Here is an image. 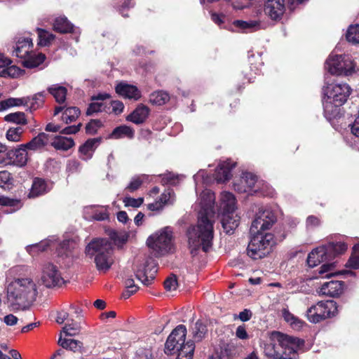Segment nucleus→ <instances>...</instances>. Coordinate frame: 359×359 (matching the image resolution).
Segmentation results:
<instances>
[{"label": "nucleus", "mask_w": 359, "mask_h": 359, "mask_svg": "<svg viewBox=\"0 0 359 359\" xmlns=\"http://www.w3.org/2000/svg\"><path fill=\"white\" fill-rule=\"evenodd\" d=\"M109 236L114 243L118 247L122 246L128 240V235L125 233L110 231Z\"/></svg>", "instance_id": "obj_45"}, {"label": "nucleus", "mask_w": 359, "mask_h": 359, "mask_svg": "<svg viewBox=\"0 0 359 359\" xmlns=\"http://www.w3.org/2000/svg\"><path fill=\"white\" fill-rule=\"evenodd\" d=\"M29 101V97H22V98L10 97L8 99L5 100V104H6V107L8 109V108H10L12 107L28 105Z\"/></svg>", "instance_id": "obj_49"}, {"label": "nucleus", "mask_w": 359, "mask_h": 359, "mask_svg": "<svg viewBox=\"0 0 359 359\" xmlns=\"http://www.w3.org/2000/svg\"><path fill=\"white\" fill-rule=\"evenodd\" d=\"M147 179V176L145 175L133 177L125 190L130 193L137 191Z\"/></svg>", "instance_id": "obj_40"}, {"label": "nucleus", "mask_w": 359, "mask_h": 359, "mask_svg": "<svg viewBox=\"0 0 359 359\" xmlns=\"http://www.w3.org/2000/svg\"><path fill=\"white\" fill-rule=\"evenodd\" d=\"M58 344L63 348L76 352L81 349L82 343L75 339H62L60 337L58 340Z\"/></svg>", "instance_id": "obj_37"}, {"label": "nucleus", "mask_w": 359, "mask_h": 359, "mask_svg": "<svg viewBox=\"0 0 359 359\" xmlns=\"http://www.w3.org/2000/svg\"><path fill=\"white\" fill-rule=\"evenodd\" d=\"M170 100L169 94L163 90H157L150 94L149 102L156 105H163Z\"/></svg>", "instance_id": "obj_34"}, {"label": "nucleus", "mask_w": 359, "mask_h": 359, "mask_svg": "<svg viewBox=\"0 0 359 359\" xmlns=\"http://www.w3.org/2000/svg\"><path fill=\"white\" fill-rule=\"evenodd\" d=\"M331 259L332 255L327 253L326 248L323 245L316 248L309 254L307 264L310 267L313 268L321 262Z\"/></svg>", "instance_id": "obj_17"}, {"label": "nucleus", "mask_w": 359, "mask_h": 359, "mask_svg": "<svg viewBox=\"0 0 359 359\" xmlns=\"http://www.w3.org/2000/svg\"><path fill=\"white\" fill-rule=\"evenodd\" d=\"M3 321L8 326H13L17 324L18 318L13 314H8L4 316Z\"/></svg>", "instance_id": "obj_61"}, {"label": "nucleus", "mask_w": 359, "mask_h": 359, "mask_svg": "<svg viewBox=\"0 0 359 359\" xmlns=\"http://www.w3.org/2000/svg\"><path fill=\"white\" fill-rule=\"evenodd\" d=\"M48 191V186L46 181L41 178H35L33 180L28 196L29 198H35L47 193Z\"/></svg>", "instance_id": "obj_27"}, {"label": "nucleus", "mask_w": 359, "mask_h": 359, "mask_svg": "<svg viewBox=\"0 0 359 359\" xmlns=\"http://www.w3.org/2000/svg\"><path fill=\"white\" fill-rule=\"evenodd\" d=\"M102 102H92L91 104H90V105L88 106V107L87 109L86 115L91 116L94 113L101 111L102 110Z\"/></svg>", "instance_id": "obj_56"}, {"label": "nucleus", "mask_w": 359, "mask_h": 359, "mask_svg": "<svg viewBox=\"0 0 359 359\" xmlns=\"http://www.w3.org/2000/svg\"><path fill=\"white\" fill-rule=\"evenodd\" d=\"M70 320L72 323H67L62 328V332L67 336H76L79 333L81 326L76 322H74L72 319Z\"/></svg>", "instance_id": "obj_46"}, {"label": "nucleus", "mask_w": 359, "mask_h": 359, "mask_svg": "<svg viewBox=\"0 0 359 359\" xmlns=\"http://www.w3.org/2000/svg\"><path fill=\"white\" fill-rule=\"evenodd\" d=\"M22 133V128L20 127L10 128L6 132V138L8 140L11 142H19L20 140Z\"/></svg>", "instance_id": "obj_50"}, {"label": "nucleus", "mask_w": 359, "mask_h": 359, "mask_svg": "<svg viewBox=\"0 0 359 359\" xmlns=\"http://www.w3.org/2000/svg\"><path fill=\"white\" fill-rule=\"evenodd\" d=\"M5 120L8 122H13L17 124H27L25 114L23 112L11 113L5 116Z\"/></svg>", "instance_id": "obj_44"}, {"label": "nucleus", "mask_w": 359, "mask_h": 359, "mask_svg": "<svg viewBox=\"0 0 359 359\" xmlns=\"http://www.w3.org/2000/svg\"><path fill=\"white\" fill-rule=\"evenodd\" d=\"M111 243L105 238L95 239L86 248V254L90 258L94 257L96 268L105 273L114 263Z\"/></svg>", "instance_id": "obj_6"}, {"label": "nucleus", "mask_w": 359, "mask_h": 359, "mask_svg": "<svg viewBox=\"0 0 359 359\" xmlns=\"http://www.w3.org/2000/svg\"><path fill=\"white\" fill-rule=\"evenodd\" d=\"M282 315L284 320L290 323L292 328L298 330L302 327L303 322L291 313L288 309H283L282 310Z\"/></svg>", "instance_id": "obj_38"}, {"label": "nucleus", "mask_w": 359, "mask_h": 359, "mask_svg": "<svg viewBox=\"0 0 359 359\" xmlns=\"http://www.w3.org/2000/svg\"><path fill=\"white\" fill-rule=\"evenodd\" d=\"M12 184V178L11 173L6 170L0 172V187L2 188H10V185Z\"/></svg>", "instance_id": "obj_51"}, {"label": "nucleus", "mask_w": 359, "mask_h": 359, "mask_svg": "<svg viewBox=\"0 0 359 359\" xmlns=\"http://www.w3.org/2000/svg\"><path fill=\"white\" fill-rule=\"evenodd\" d=\"M50 145L57 150L67 151L74 147V142L71 137L51 135Z\"/></svg>", "instance_id": "obj_26"}, {"label": "nucleus", "mask_w": 359, "mask_h": 359, "mask_svg": "<svg viewBox=\"0 0 359 359\" xmlns=\"http://www.w3.org/2000/svg\"><path fill=\"white\" fill-rule=\"evenodd\" d=\"M337 313V303L334 301H320L307 309L308 320L313 323H318L328 318L334 316Z\"/></svg>", "instance_id": "obj_9"}, {"label": "nucleus", "mask_w": 359, "mask_h": 359, "mask_svg": "<svg viewBox=\"0 0 359 359\" xmlns=\"http://www.w3.org/2000/svg\"><path fill=\"white\" fill-rule=\"evenodd\" d=\"M69 314L65 311H58L56 317V322L59 324H62L65 320L68 322L70 320L69 318Z\"/></svg>", "instance_id": "obj_63"}, {"label": "nucleus", "mask_w": 359, "mask_h": 359, "mask_svg": "<svg viewBox=\"0 0 359 359\" xmlns=\"http://www.w3.org/2000/svg\"><path fill=\"white\" fill-rule=\"evenodd\" d=\"M147 244L156 256L171 252L174 248L172 229L166 226L157 231L147 238Z\"/></svg>", "instance_id": "obj_7"}, {"label": "nucleus", "mask_w": 359, "mask_h": 359, "mask_svg": "<svg viewBox=\"0 0 359 359\" xmlns=\"http://www.w3.org/2000/svg\"><path fill=\"white\" fill-rule=\"evenodd\" d=\"M51 135L45 133H40L27 144H22V147H27L32 151H38L50 144Z\"/></svg>", "instance_id": "obj_20"}, {"label": "nucleus", "mask_w": 359, "mask_h": 359, "mask_svg": "<svg viewBox=\"0 0 359 359\" xmlns=\"http://www.w3.org/2000/svg\"><path fill=\"white\" fill-rule=\"evenodd\" d=\"M324 247L326 248L327 253L332 255V259L337 255L345 252L347 250V245L342 242L330 243Z\"/></svg>", "instance_id": "obj_35"}, {"label": "nucleus", "mask_w": 359, "mask_h": 359, "mask_svg": "<svg viewBox=\"0 0 359 359\" xmlns=\"http://www.w3.org/2000/svg\"><path fill=\"white\" fill-rule=\"evenodd\" d=\"M32 45V40L30 38L23 36L18 37L13 51V55L20 58L25 57L28 53H29Z\"/></svg>", "instance_id": "obj_21"}, {"label": "nucleus", "mask_w": 359, "mask_h": 359, "mask_svg": "<svg viewBox=\"0 0 359 359\" xmlns=\"http://www.w3.org/2000/svg\"><path fill=\"white\" fill-rule=\"evenodd\" d=\"M48 91L58 103H62L65 101L67 95V88L65 87L54 84L48 88Z\"/></svg>", "instance_id": "obj_31"}, {"label": "nucleus", "mask_w": 359, "mask_h": 359, "mask_svg": "<svg viewBox=\"0 0 359 359\" xmlns=\"http://www.w3.org/2000/svg\"><path fill=\"white\" fill-rule=\"evenodd\" d=\"M157 272L156 264L152 259H148L145 264H140L136 271V278L144 285H149L155 278Z\"/></svg>", "instance_id": "obj_12"}, {"label": "nucleus", "mask_w": 359, "mask_h": 359, "mask_svg": "<svg viewBox=\"0 0 359 359\" xmlns=\"http://www.w3.org/2000/svg\"><path fill=\"white\" fill-rule=\"evenodd\" d=\"M135 359H152V354L149 350L139 351L135 356Z\"/></svg>", "instance_id": "obj_64"}, {"label": "nucleus", "mask_w": 359, "mask_h": 359, "mask_svg": "<svg viewBox=\"0 0 359 359\" xmlns=\"http://www.w3.org/2000/svg\"><path fill=\"white\" fill-rule=\"evenodd\" d=\"M239 181L240 183H234V189L240 193H256L258 191L256 187L259 188L261 184V182L257 181V177L251 172L243 173Z\"/></svg>", "instance_id": "obj_13"}, {"label": "nucleus", "mask_w": 359, "mask_h": 359, "mask_svg": "<svg viewBox=\"0 0 359 359\" xmlns=\"http://www.w3.org/2000/svg\"><path fill=\"white\" fill-rule=\"evenodd\" d=\"M343 288V281L331 280L322 285L319 293L330 297H337L341 294Z\"/></svg>", "instance_id": "obj_22"}, {"label": "nucleus", "mask_w": 359, "mask_h": 359, "mask_svg": "<svg viewBox=\"0 0 359 359\" xmlns=\"http://www.w3.org/2000/svg\"><path fill=\"white\" fill-rule=\"evenodd\" d=\"M112 111L116 114H121L124 109V105L122 102L116 100L111 102Z\"/></svg>", "instance_id": "obj_62"}, {"label": "nucleus", "mask_w": 359, "mask_h": 359, "mask_svg": "<svg viewBox=\"0 0 359 359\" xmlns=\"http://www.w3.org/2000/svg\"><path fill=\"white\" fill-rule=\"evenodd\" d=\"M221 223L224 231L227 234H232L239 224V217L235 212L222 213Z\"/></svg>", "instance_id": "obj_19"}, {"label": "nucleus", "mask_w": 359, "mask_h": 359, "mask_svg": "<svg viewBox=\"0 0 359 359\" xmlns=\"http://www.w3.org/2000/svg\"><path fill=\"white\" fill-rule=\"evenodd\" d=\"M80 114V111L76 107H68L67 108L63 114H62V120L67 124L70 123L79 117Z\"/></svg>", "instance_id": "obj_42"}, {"label": "nucleus", "mask_w": 359, "mask_h": 359, "mask_svg": "<svg viewBox=\"0 0 359 359\" xmlns=\"http://www.w3.org/2000/svg\"><path fill=\"white\" fill-rule=\"evenodd\" d=\"M174 201V191L170 189H168L165 190L164 192L161 195L158 201L148 205V209L151 211L159 210L163 208L164 205L172 204Z\"/></svg>", "instance_id": "obj_24"}, {"label": "nucleus", "mask_w": 359, "mask_h": 359, "mask_svg": "<svg viewBox=\"0 0 359 359\" xmlns=\"http://www.w3.org/2000/svg\"><path fill=\"white\" fill-rule=\"evenodd\" d=\"M102 126V122L98 119H92L86 126V131L90 135H94Z\"/></svg>", "instance_id": "obj_52"}, {"label": "nucleus", "mask_w": 359, "mask_h": 359, "mask_svg": "<svg viewBox=\"0 0 359 359\" xmlns=\"http://www.w3.org/2000/svg\"><path fill=\"white\" fill-rule=\"evenodd\" d=\"M236 336L241 339H247L249 337L244 325H240L236 328Z\"/></svg>", "instance_id": "obj_60"}, {"label": "nucleus", "mask_w": 359, "mask_h": 359, "mask_svg": "<svg viewBox=\"0 0 359 359\" xmlns=\"http://www.w3.org/2000/svg\"><path fill=\"white\" fill-rule=\"evenodd\" d=\"M54 29L60 33H68L73 30V25L67 18L60 17L55 19L53 24Z\"/></svg>", "instance_id": "obj_32"}, {"label": "nucleus", "mask_w": 359, "mask_h": 359, "mask_svg": "<svg viewBox=\"0 0 359 359\" xmlns=\"http://www.w3.org/2000/svg\"><path fill=\"white\" fill-rule=\"evenodd\" d=\"M27 147H22L21 144L19 148L8 151L6 153L8 160L7 163L20 167L25 165L27 161Z\"/></svg>", "instance_id": "obj_15"}, {"label": "nucleus", "mask_w": 359, "mask_h": 359, "mask_svg": "<svg viewBox=\"0 0 359 359\" xmlns=\"http://www.w3.org/2000/svg\"><path fill=\"white\" fill-rule=\"evenodd\" d=\"M41 280L46 287L59 285L62 282L61 274L57 266L50 263L43 266Z\"/></svg>", "instance_id": "obj_11"}, {"label": "nucleus", "mask_w": 359, "mask_h": 359, "mask_svg": "<svg viewBox=\"0 0 359 359\" xmlns=\"http://www.w3.org/2000/svg\"><path fill=\"white\" fill-rule=\"evenodd\" d=\"M206 332V326L200 320L196 321L191 327L192 337L196 341H201L204 338Z\"/></svg>", "instance_id": "obj_36"}, {"label": "nucleus", "mask_w": 359, "mask_h": 359, "mask_svg": "<svg viewBox=\"0 0 359 359\" xmlns=\"http://www.w3.org/2000/svg\"><path fill=\"white\" fill-rule=\"evenodd\" d=\"M264 11L272 20H280L285 11V0H265Z\"/></svg>", "instance_id": "obj_14"}, {"label": "nucleus", "mask_w": 359, "mask_h": 359, "mask_svg": "<svg viewBox=\"0 0 359 359\" xmlns=\"http://www.w3.org/2000/svg\"><path fill=\"white\" fill-rule=\"evenodd\" d=\"M164 286L165 290L168 291H172L176 290L177 286L176 276H172L168 277L164 282Z\"/></svg>", "instance_id": "obj_55"}, {"label": "nucleus", "mask_w": 359, "mask_h": 359, "mask_svg": "<svg viewBox=\"0 0 359 359\" xmlns=\"http://www.w3.org/2000/svg\"><path fill=\"white\" fill-rule=\"evenodd\" d=\"M333 267H334L333 263L325 264L321 266V267L319 270V274L323 275L324 273H326L325 277L330 278L334 275V273H332V272L328 273L332 271Z\"/></svg>", "instance_id": "obj_57"}, {"label": "nucleus", "mask_w": 359, "mask_h": 359, "mask_svg": "<svg viewBox=\"0 0 359 359\" xmlns=\"http://www.w3.org/2000/svg\"><path fill=\"white\" fill-rule=\"evenodd\" d=\"M299 342L298 339L273 332L264 343V353L271 359H295Z\"/></svg>", "instance_id": "obj_3"}, {"label": "nucleus", "mask_w": 359, "mask_h": 359, "mask_svg": "<svg viewBox=\"0 0 359 359\" xmlns=\"http://www.w3.org/2000/svg\"><path fill=\"white\" fill-rule=\"evenodd\" d=\"M346 266L354 269H359V244L354 245L353 253L346 263Z\"/></svg>", "instance_id": "obj_47"}, {"label": "nucleus", "mask_w": 359, "mask_h": 359, "mask_svg": "<svg viewBox=\"0 0 359 359\" xmlns=\"http://www.w3.org/2000/svg\"><path fill=\"white\" fill-rule=\"evenodd\" d=\"M115 90L118 95L124 98L137 100L141 97V93L135 86L125 82L118 83L115 87Z\"/></svg>", "instance_id": "obj_16"}, {"label": "nucleus", "mask_w": 359, "mask_h": 359, "mask_svg": "<svg viewBox=\"0 0 359 359\" xmlns=\"http://www.w3.org/2000/svg\"><path fill=\"white\" fill-rule=\"evenodd\" d=\"M93 218L97 221H103L109 218V215L106 210H96L93 215Z\"/></svg>", "instance_id": "obj_59"}, {"label": "nucleus", "mask_w": 359, "mask_h": 359, "mask_svg": "<svg viewBox=\"0 0 359 359\" xmlns=\"http://www.w3.org/2000/svg\"><path fill=\"white\" fill-rule=\"evenodd\" d=\"M252 316V313L249 309H244L238 316L235 315L234 319H239L243 322L249 320Z\"/></svg>", "instance_id": "obj_58"}, {"label": "nucleus", "mask_w": 359, "mask_h": 359, "mask_svg": "<svg viewBox=\"0 0 359 359\" xmlns=\"http://www.w3.org/2000/svg\"><path fill=\"white\" fill-rule=\"evenodd\" d=\"M348 42L353 44L359 43V25H350L346 34Z\"/></svg>", "instance_id": "obj_41"}, {"label": "nucleus", "mask_w": 359, "mask_h": 359, "mask_svg": "<svg viewBox=\"0 0 359 359\" xmlns=\"http://www.w3.org/2000/svg\"><path fill=\"white\" fill-rule=\"evenodd\" d=\"M324 108L329 111L332 104L335 107L343 105L351 94V88L346 83H331L324 86Z\"/></svg>", "instance_id": "obj_8"}, {"label": "nucleus", "mask_w": 359, "mask_h": 359, "mask_svg": "<svg viewBox=\"0 0 359 359\" xmlns=\"http://www.w3.org/2000/svg\"><path fill=\"white\" fill-rule=\"evenodd\" d=\"M111 136L116 139L121 138L124 136L132 138L134 136V130L129 126H121L114 129Z\"/></svg>", "instance_id": "obj_39"}, {"label": "nucleus", "mask_w": 359, "mask_h": 359, "mask_svg": "<svg viewBox=\"0 0 359 359\" xmlns=\"http://www.w3.org/2000/svg\"><path fill=\"white\" fill-rule=\"evenodd\" d=\"M37 33L39 39V44L41 46H47L54 39V36L52 34L48 33L44 29H37Z\"/></svg>", "instance_id": "obj_48"}, {"label": "nucleus", "mask_w": 359, "mask_h": 359, "mask_svg": "<svg viewBox=\"0 0 359 359\" xmlns=\"http://www.w3.org/2000/svg\"><path fill=\"white\" fill-rule=\"evenodd\" d=\"M187 328L180 325L168 336L165 344V353H177L176 359H192L195 350V344L192 340L185 342Z\"/></svg>", "instance_id": "obj_4"}, {"label": "nucleus", "mask_w": 359, "mask_h": 359, "mask_svg": "<svg viewBox=\"0 0 359 359\" xmlns=\"http://www.w3.org/2000/svg\"><path fill=\"white\" fill-rule=\"evenodd\" d=\"M143 198H134L126 196L123 198V202L126 207L139 208L143 203Z\"/></svg>", "instance_id": "obj_53"}, {"label": "nucleus", "mask_w": 359, "mask_h": 359, "mask_svg": "<svg viewBox=\"0 0 359 359\" xmlns=\"http://www.w3.org/2000/svg\"><path fill=\"white\" fill-rule=\"evenodd\" d=\"M236 167V163L227 160L219 163L215 172V179L217 182H224L231 177V170Z\"/></svg>", "instance_id": "obj_18"}, {"label": "nucleus", "mask_w": 359, "mask_h": 359, "mask_svg": "<svg viewBox=\"0 0 359 359\" xmlns=\"http://www.w3.org/2000/svg\"><path fill=\"white\" fill-rule=\"evenodd\" d=\"M325 68L331 74L348 76L355 72V65L348 55H331L326 60Z\"/></svg>", "instance_id": "obj_10"}, {"label": "nucleus", "mask_w": 359, "mask_h": 359, "mask_svg": "<svg viewBox=\"0 0 359 359\" xmlns=\"http://www.w3.org/2000/svg\"><path fill=\"white\" fill-rule=\"evenodd\" d=\"M76 244L72 241H64L57 249L58 256L62 258L74 257Z\"/></svg>", "instance_id": "obj_28"}, {"label": "nucleus", "mask_w": 359, "mask_h": 359, "mask_svg": "<svg viewBox=\"0 0 359 359\" xmlns=\"http://www.w3.org/2000/svg\"><path fill=\"white\" fill-rule=\"evenodd\" d=\"M276 217L270 210H260L252 221L250 233L251 239L248 246V255L253 259H262L271 252L273 236L265 233L275 223Z\"/></svg>", "instance_id": "obj_2"}, {"label": "nucleus", "mask_w": 359, "mask_h": 359, "mask_svg": "<svg viewBox=\"0 0 359 359\" xmlns=\"http://www.w3.org/2000/svg\"><path fill=\"white\" fill-rule=\"evenodd\" d=\"M37 293L36 285L30 278L15 279L7 287L8 299L20 306L35 301Z\"/></svg>", "instance_id": "obj_5"}, {"label": "nucleus", "mask_w": 359, "mask_h": 359, "mask_svg": "<svg viewBox=\"0 0 359 359\" xmlns=\"http://www.w3.org/2000/svg\"><path fill=\"white\" fill-rule=\"evenodd\" d=\"M22 59H24V60L22 61V64L25 67L34 68L38 67L39 65L44 62L46 56L44 54L42 53H28V55L25 57H22Z\"/></svg>", "instance_id": "obj_30"}, {"label": "nucleus", "mask_w": 359, "mask_h": 359, "mask_svg": "<svg viewBox=\"0 0 359 359\" xmlns=\"http://www.w3.org/2000/svg\"><path fill=\"white\" fill-rule=\"evenodd\" d=\"M54 245L53 242L50 240L43 241L39 243L34 244L27 247V252L33 255L34 252H42L46 250L48 247Z\"/></svg>", "instance_id": "obj_43"}, {"label": "nucleus", "mask_w": 359, "mask_h": 359, "mask_svg": "<svg viewBox=\"0 0 359 359\" xmlns=\"http://www.w3.org/2000/svg\"><path fill=\"white\" fill-rule=\"evenodd\" d=\"M233 25L246 32H255L260 29V23L256 20L243 21L235 20Z\"/></svg>", "instance_id": "obj_33"}, {"label": "nucleus", "mask_w": 359, "mask_h": 359, "mask_svg": "<svg viewBox=\"0 0 359 359\" xmlns=\"http://www.w3.org/2000/svg\"><path fill=\"white\" fill-rule=\"evenodd\" d=\"M205 197L207 201L201 202L202 210L198 213L197 224L189 227L187 232L189 248L193 256L196 255L200 250L208 252L212 245L214 229L210 217L214 212L215 196L211 191H205L201 195L202 198Z\"/></svg>", "instance_id": "obj_1"}, {"label": "nucleus", "mask_w": 359, "mask_h": 359, "mask_svg": "<svg viewBox=\"0 0 359 359\" xmlns=\"http://www.w3.org/2000/svg\"><path fill=\"white\" fill-rule=\"evenodd\" d=\"M149 114V109L142 104H139L137 108L129 114L126 119L135 124H141L145 121Z\"/></svg>", "instance_id": "obj_25"}, {"label": "nucleus", "mask_w": 359, "mask_h": 359, "mask_svg": "<svg viewBox=\"0 0 359 359\" xmlns=\"http://www.w3.org/2000/svg\"><path fill=\"white\" fill-rule=\"evenodd\" d=\"M44 92H40L35 94L32 98H29L30 108L36 109L40 104L43 102Z\"/></svg>", "instance_id": "obj_54"}, {"label": "nucleus", "mask_w": 359, "mask_h": 359, "mask_svg": "<svg viewBox=\"0 0 359 359\" xmlns=\"http://www.w3.org/2000/svg\"><path fill=\"white\" fill-rule=\"evenodd\" d=\"M99 140L96 138L88 140L82 146L79 148V151L83 155L82 158L83 160H88L91 158L93 153L97 144Z\"/></svg>", "instance_id": "obj_29"}, {"label": "nucleus", "mask_w": 359, "mask_h": 359, "mask_svg": "<svg viewBox=\"0 0 359 359\" xmlns=\"http://www.w3.org/2000/svg\"><path fill=\"white\" fill-rule=\"evenodd\" d=\"M236 203V198L231 193L222 192L219 207L220 214L235 212Z\"/></svg>", "instance_id": "obj_23"}]
</instances>
